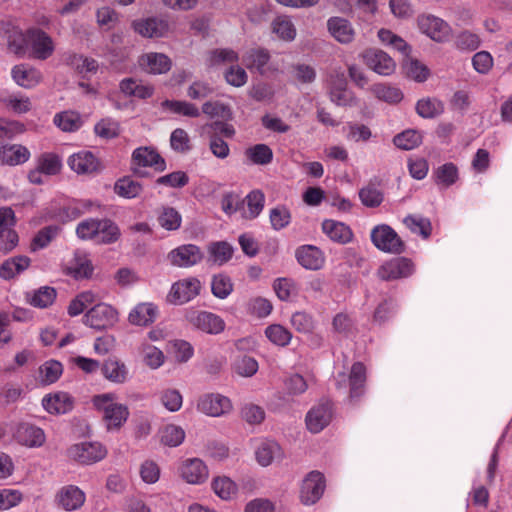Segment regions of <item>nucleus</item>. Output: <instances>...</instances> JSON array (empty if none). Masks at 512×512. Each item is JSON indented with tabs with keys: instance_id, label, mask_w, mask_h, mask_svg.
<instances>
[{
	"instance_id": "8fccbe9b",
	"label": "nucleus",
	"mask_w": 512,
	"mask_h": 512,
	"mask_svg": "<svg viewBox=\"0 0 512 512\" xmlns=\"http://www.w3.org/2000/svg\"><path fill=\"white\" fill-rule=\"evenodd\" d=\"M120 229L116 223L109 219H101L99 232H97V241L102 244H111L120 237Z\"/></svg>"
},
{
	"instance_id": "393cba45",
	"label": "nucleus",
	"mask_w": 512,
	"mask_h": 512,
	"mask_svg": "<svg viewBox=\"0 0 512 512\" xmlns=\"http://www.w3.org/2000/svg\"><path fill=\"white\" fill-rule=\"evenodd\" d=\"M11 76L17 85L26 89L35 87L42 80L41 72L28 64L15 65L11 70Z\"/></svg>"
},
{
	"instance_id": "79ce46f5",
	"label": "nucleus",
	"mask_w": 512,
	"mask_h": 512,
	"mask_svg": "<svg viewBox=\"0 0 512 512\" xmlns=\"http://www.w3.org/2000/svg\"><path fill=\"white\" fill-rule=\"evenodd\" d=\"M53 123L64 132H74L82 126L83 121L79 113L63 111L54 116Z\"/></svg>"
},
{
	"instance_id": "09e8293b",
	"label": "nucleus",
	"mask_w": 512,
	"mask_h": 512,
	"mask_svg": "<svg viewBox=\"0 0 512 512\" xmlns=\"http://www.w3.org/2000/svg\"><path fill=\"white\" fill-rule=\"evenodd\" d=\"M377 36L382 44L401 52L403 55H408L411 50L403 38L389 29L381 28Z\"/></svg>"
},
{
	"instance_id": "4d7b16f0",
	"label": "nucleus",
	"mask_w": 512,
	"mask_h": 512,
	"mask_svg": "<svg viewBox=\"0 0 512 512\" xmlns=\"http://www.w3.org/2000/svg\"><path fill=\"white\" fill-rule=\"evenodd\" d=\"M247 157L257 165H267L273 159V151L266 144H256L246 150Z\"/></svg>"
},
{
	"instance_id": "a18cd8bd",
	"label": "nucleus",
	"mask_w": 512,
	"mask_h": 512,
	"mask_svg": "<svg viewBox=\"0 0 512 512\" xmlns=\"http://www.w3.org/2000/svg\"><path fill=\"white\" fill-rule=\"evenodd\" d=\"M104 377L113 383H124L127 379L128 370L124 363L116 360H108L102 367Z\"/></svg>"
},
{
	"instance_id": "6ab92c4d",
	"label": "nucleus",
	"mask_w": 512,
	"mask_h": 512,
	"mask_svg": "<svg viewBox=\"0 0 512 512\" xmlns=\"http://www.w3.org/2000/svg\"><path fill=\"white\" fill-rule=\"evenodd\" d=\"M411 260L404 257L393 258L380 266L378 276L385 281H392L409 277L414 273Z\"/></svg>"
},
{
	"instance_id": "39448f33",
	"label": "nucleus",
	"mask_w": 512,
	"mask_h": 512,
	"mask_svg": "<svg viewBox=\"0 0 512 512\" xmlns=\"http://www.w3.org/2000/svg\"><path fill=\"white\" fill-rule=\"evenodd\" d=\"M179 477L190 485H202L209 478V469L206 463L197 457L187 458L178 466Z\"/></svg>"
},
{
	"instance_id": "0eeeda50",
	"label": "nucleus",
	"mask_w": 512,
	"mask_h": 512,
	"mask_svg": "<svg viewBox=\"0 0 512 512\" xmlns=\"http://www.w3.org/2000/svg\"><path fill=\"white\" fill-rule=\"evenodd\" d=\"M0 34L5 40L9 52L23 57L27 54L28 29L23 32L18 26L10 22L0 24Z\"/></svg>"
},
{
	"instance_id": "5fc2aeb1",
	"label": "nucleus",
	"mask_w": 512,
	"mask_h": 512,
	"mask_svg": "<svg viewBox=\"0 0 512 512\" xmlns=\"http://www.w3.org/2000/svg\"><path fill=\"white\" fill-rule=\"evenodd\" d=\"M211 291L219 299L227 298L233 291L230 277L222 273L214 275L211 281Z\"/></svg>"
},
{
	"instance_id": "b1692460",
	"label": "nucleus",
	"mask_w": 512,
	"mask_h": 512,
	"mask_svg": "<svg viewBox=\"0 0 512 512\" xmlns=\"http://www.w3.org/2000/svg\"><path fill=\"white\" fill-rule=\"evenodd\" d=\"M332 407L329 403H322L313 407L306 415V425L312 433H319L331 421Z\"/></svg>"
},
{
	"instance_id": "f03ea898",
	"label": "nucleus",
	"mask_w": 512,
	"mask_h": 512,
	"mask_svg": "<svg viewBox=\"0 0 512 512\" xmlns=\"http://www.w3.org/2000/svg\"><path fill=\"white\" fill-rule=\"evenodd\" d=\"M54 51L55 43L48 33L37 27L28 29L27 53L31 58L46 60L53 55Z\"/></svg>"
},
{
	"instance_id": "f3484780",
	"label": "nucleus",
	"mask_w": 512,
	"mask_h": 512,
	"mask_svg": "<svg viewBox=\"0 0 512 512\" xmlns=\"http://www.w3.org/2000/svg\"><path fill=\"white\" fill-rule=\"evenodd\" d=\"M325 489L324 476L317 471L310 472L302 481L300 500L304 505L315 504Z\"/></svg>"
},
{
	"instance_id": "aec40b11",
	"label": "nucleus",
	"mask_w": 512,
	"mask_h": 512,
	"mask_svg": "<svg viewBox=\"0 0 512 512\" xmlns=\"http://www.w3.org/2000/svg\"><path fill=\"white\" fill-rule=\"evenodd\" d=\"M132 27L136 33L145 38H163L168 36L170 31L168 21L157 17L135 20Z\"/></svg>"
},
{
	"instance_id": "a211bd4d",
	"label": "nucleus",
	"mask_w": 512,
	"mask_h": 512,
	"mask_svg": "<svg viewBox=\"0 0 512 512\" xmlns=\"http://www.w3.org/2000/svg\"><path fill=\"white\" fill-rule=\"evenodd\" d=\"M13 438L20 445L29 448L41 447L46 441L44 431L28 422H21L15 426Z\"/></svg>"
},
{
	"instance_id": "6e6552de",
	"label": "nucleus",
	"mask_w": 512,
	"mask_h": 512,
	"mask_svg": "<svg viewBox=\"0 0 512 512\" xmlns=\"http://www.w3.org/2000/svg\"><path fill=\"white\" fill-rule=\"evenodd\" d=\"M16 217L10 207L0 208V251L7 253L18 244V235L14 229Z\"/></svg>"
},
{
	"instance_id": "052dcab7",
	"label": "nucleus",
	"mask_w": 512,
	"mask_h": 512,
	"mask_svg": "<svg viewBox=\"0 0 512 512\" xmlns=\"http://www.w3.org/2000/svg\"><path fill=\"white\" fill-rule=\"evenodd\" d=\"M96 300V295L92 291H84L78 294L68 306V314L72 317L80 315L89 305Z\"/></svg>"
},
{
	"instance_id": "cd10ccee",
	"label": "nucleus",
	"mask_w": 512,
	"mask_h": 512,
	"mask_svg": "<svg viewBox=\"0 0 512 512\" xmlns=\"http://www.w3.org/2000/svg\"><path fill=\"white\" fill-rule=\"evenodd\" d=\"M93 265L88 255L77 251L66 265V273L75 279L89 278L93 273Z\"/></svg>"
},
{
	"instance_id": "f704fd0d",
	"label": "nucleus",
	"mask_w": 512,
	"mask_h": 512,
	"mask_svg": "<svg viewBox=\"0 0 512 512\" xmlns=\"http://www.w3.org/2000/svg\"><path fill=\"white\" fill-rule=\"evenodd\" d=\"M207 252V263L222 266L232 258L233 247L225 241L213 242L208 245Z\"/></svg>"
},
{
	"instance_id": "49530a36",
	"label": "nucleus",
	"mask_w": 512,
	"mask_h": 512,
	"mask_svg": "<svg viewBox=\"0 0 512 512\" xmlns=\"http://www.w3.org/2000/svg\"><path fill=\"white\" fill-rule=\"evenodd\" d=\"M185 431L175 424H167L160 430L161 442L169 447H177L183 443Z\"/></svg>"
},
{
	"instance_id": "3c124183",
	"label": "nucleus",
	"mask_w": 512,
	"mask_h": 512,
	"mask_svg": "<svg viewBox=\"0 0 512 512\" xmlns=\"http://www.w3.org/2000/svg\"><path fill=\"white\" fill-rule=\"evenodd\" d=\"M265 336L276 346L285 347L292 339V333L280 324L269 325L265 329Z\"/></svg>"
},
{
	"instance_id": "72a5a7b5",
	"label": "nucleus",
	"mask_w": 512,
	"mask_h": 512,
	"mask_svg": "<svg viewBox=\"0 0 512 512\" xmlns=\"http://www.w3.org/2000/svg\"><path fill=\"white\" fill-rule=\"evenodd\" d=\"M257 462L267 467L273 463L274 460L282 457V450L278 443L272 440L262 441L255 451Z\"/></svg>"
},
{
	"instance_id": "c756f323",
	"label": "nucleus",
	"mask_w": 512,
	"mask_h": 512,
	"mask_svg": "<svg viewBox=\"0 0 512 512\" xmlns=\"http://www.w3.org/2000/svg\"><path fill=\"white\" fill-rule=\"evenodd\" d=\"M322 231L330 240L340 244L349 243L353 238V233L349 226L331 219L323 221Z\"/></svg>"
},
{
	"instance_id": "ea45409f",
	"label": "nucleus",
	"mask_w": 512,
	"mask_h": 512,
	"mask_svg": "<svg viewBox=\"0 0 512 512\" xmlns=\"http://www.w3.org/2000/svg\"><path fill=\"white\" fill-rule=\"evenodd\" d=\"M370 91L377 99L389 104H397L403 99V93L398 87L386 83L374 84Z\"/></svg>"
},
{
	"instance_id": "0e129e2a",
	"label": "nucleus",
	"mask_w": 512,
	"mask_h": 512,
	"mask_svg": "<svg viewBox=\"0 0 512 512\" xmlns=\"http://www.w3.org/2000/svg\"><path fill=\"white\" fill-rule=\"evenodd\" d=\"M61 159L53 153L42 154L37 163V169L46 175H55L61 169Z\"/></svg>"
},
{
	"instance_id": "9b49d317",
	"label": "nucleus",
	"mask_w": 512,
	"mask_h": 512,
	"mask_svg": "<svg viewBox=\"0 0 512 512\" xmlns=\"http://www.w3.org/2000/svg\"><path fill=\"white\" fill-rule=\"evenodd\" d=\"M200 289L201 283L197 278H185L171 286L167 299L171 304L182 305L193 300L200 293Z\"/></svg>"
},
{
	"instance_id": "69168bd1",
	"label": "nucleus",
	"mask_w": 512,
	"mask_h": 512,
	"mask_svg": "<svg viewBox=\"0 0 512 512\" xmlns=\"http://www.w3.org/2000/svg\"><path fill=\"white\" fill-rule=\"evenodd\" d=\"M144 363L151 369H157L163 365L165 356L163 352L150 344H143L141 348Z\"/></svg>"
},
{
	"instance_id": "680f3d73",
	"label": "nucleus",
	"mask_w": 512,
	"mask_h": 512,
	"mask_svg": "<svg viewBox=\"0 0 512 512\" xmlns=\"http://www.w3.org/2000/svg\"><path fill=\"white\" fill-rule=\"evenodd\" d=\"M404 224L411 232L419 234L423 238H428L431 234L432 227L427 218L409 215L405 217Z\"/></svg>"
},
{
	"instance_id": "2eb2a0df",
	"label": "nucleus",
	"mask_w": 512,
	"mask_h": 512,
	"mask_svg": "<svg viewBox=\"0 0 512 512\" xmlns=\"http://www.w3.org/2000/svg\"><path fill=\"white\" fill-rule=\"evenodd\" d=\"M167 257L171 265L189 268L200 263L204 254L200 247L195 244H183L172 249Z\"/></svg>"
},
{
	"instance_id": "412c9836",
	"label": "nucleus",
	"mask_w": 512,
	"mask_h": 512,
	"mask_svg": "<svg viewBox=\"0 0 512 512\" xmlns=\"http://www.w3.org/2000/svg\"><path fill=\"white\" fill-rule=\"evenodd\" d=\"M138 65L148 74L161 75L170 71L172 61L164 53L148 52L138 58Z\"/></svg>"
},
{
	"instance_id": "f8f14e48",
	"label": "nucleus",
	"mask_w": 512,
	"mask_h": 512,
	"mask_svg": "<svg viewBox=\"0 0 512 512\" xmlns=\"http://www.w3.org/2000/svg\"><path fill=\"white\" fill-rule=\"evenodd\" d=\"M106 454V448L99 442H81L71 446L68 450L69 457L82 464L101 461Z\"/></svg>"
},
{
	"instance_id": "864d4df0",
	"label": "nucleus",
	"mask_w": 512,
	"mask_h": 512,
	"mask_svg": "<svg viewBox=\"0 0 512 512\" xmlns=\"http://www.w3.org/2000/svg\"><path fill=\"white\" fill-rule=\"evenodd\" d=\"M161 106L163 109L169 110L175 114L188 117H198L200 115L199 109L194 104L187 101L165 100L161 103Z\"/></svg>"
},
{
	"instance_id": "9d476101",
	"label": "nucleus",
	"mask_w": 512,
	"mask_h": 512,
	"mask_svg": "<svg viewBox=\"0 0 512 512\" xmlns=\"http://www.w3.org/2000/svg\"><path fill=\"white\" fill-rule=\"evenodd\" d=\"M363 63L375 73L382 76L393 74L396 69V63L386 52L370 48L363 51L360 55Z\"/></svg>"
},
{
	"instance_id": "603ef678",
	"label": "nucleus",
	"mask_w": 512,
	"mask_h": 512,
	"mask_svg": "<svg viewBox=\"0 0 512 512\" xmlns=\"http://www.w3.org/2000/svg\"><path fill=\"white\" fill-rule=\"evenodd\" d=\"M239 56L237 52L229 48L215 49L209 52L206 58V64L209 67H215L221 64H230L237 62Z\"/></svg>"
},
{
	"instance_id": "a878e982",
	"label": "nucleus",
	"mask_w": 512,
	"mask_h": 512,
	"mask_svg": "<svg viewBox=\"0 0 512 512\" xmlns=\"http://www.w3.org/2000/svg\"><path fill=\"white\" fill-rule=\"evenodd\" d=\"M298 263L308 270H319L324 266L325 257L323 252L312 245H304L296 250Z\"/></svg>"
},
{
	"instance_id": "dca6fc26",
	"label": "nucleus",
	"mask_w": 512,
	"mask_h": 512,
	"mask_svg": "<svg viewBox=\"0 0 512 512\" xmlns=\"http://www.w3.org/2000/svg\"><path fill=\"white\" fill-rule=\"evenodd\" d=\"M186 319L193 327L207 334H219L225 329L224 320L212 312L190 311Z\"/></svg>"
},
{
	"instance_id": "bf43d9fd",
	"label": "nucleus",
	"mask_w": 512,
	"mask_h": 512,
	"mask_svg": "<svg viewBox=\"0 0 512 512\" xmlns=\"http://www.w3.org/2000/svg\"><path fill=\"white\" fill-rule=\"evenodd\" d=\"M63 372L62 364L56 360H49L39 368L40 379L44 384L56 382Z\"/></svg>"
},
{
	"instance_id": "58836bf2",
	"label": "nucleus",
	"mask_w": 512,
	"mask_h": 512,
	"mask_svg": "<svg viewBox=\"0 0 512 512\" xmlns=\"http://www.w3.org/2000/svg\"><path fill=\"white\" fill-rule=\"evenodd\" d=\"M243 200L245 201L242 208L243 219H254L263 210L265 197L261 191L253 190Z\"/></svg>"
},
{
	"instance_id": "a19ab883",
	"label": "nucleus",
	"mask_w": 512,
	"mask_h": 512,
	"mask_svg": "<svg viewBox=\"0 0 512 512\" xmlns=\"http://www.w3.org/2000/svg\"><path fill=\"white\" fill-rule=\"evenodd\" d=\"M1 103L16 114H24L31 110L32 103L28 96L21 93H11L0 97Z\"/></svg>"
},
{
	"instance_id": "7ed1b4c3",
	"label": "nucleus",
	"mask_w": 512,
	"mask_h": 512,
	"mask_svg": "<svg viewBox=\"0 0 512 512\" xmlns=\"http://www.w3.org/2000/svg\"><path fill=\"white\" fill-rule=\"evenodd\" d=\"M417 26L421 33L435 42H446L451 35L450 25L443 19L432 14L419 15L417 18Z\"/></svg>"
},
{
	"instance_id": "774afa93",
	"label": "nucleus",
	"mask_w": 512,
	"mask_h": 512,
	"mask_svg": "<svg viewBox=\"0 0 512 512\" xmlns=\"http://www.w3.org/2000/svg\"><path fill=\"white\" fill-rule=\"evenodd\" d=\"M115 191L119 196L125 198H134L141 193L142 186L139 182L126 177L116 182Z\"/></svg>"
},
{
	"instance_id": "4468645a",
	"label": "nucleus",
	"mask_w": 512,
	"mask_h": 512,
	"mask_svg": "<svg viewBox=\"0 0 512 512\" xmlns=\"http://www.w3.org/2000/svg\"><path fill=\"white\" fill-rule=\"evenodd\" d=\"M132 165L136 174L143 176L142 168L152 167L155 171L162 172L166 169L165 160L151 147H139L132 153Z\"/></svg>"
},
{
	"instance_id": "5701e85b",
	"label": "nucleus",
	"mask_w": 512,
	"mask_h": 512,
	"mask_svg": "<svg viewBox=\"0 0 512 512\" xmlns=\"http://www.w3.org/2000/svg\"><path fill=\"white\" fill-rule=\"evenodd\" d=\"M68 165L77 174H92L101 169L99 160L92 152L86 150L71 155Z\"/></svg>"
},
{
	"instance_id": "423d86ee",
	"label": "nucleus",
	"mask_w": 512,
	"mask_h": 512,
	"mask_svg": "<svg viewBox=\"0 0 512 512\" xmlns=\"http://www.w3.org/2000/svg\"><path fill=\"white\" fill-rule=\"evenodd\" d=\"M118 321V312L111 305L99 303L92 307L84 316L87 326L102 330L114 326Z\"/></svg>"
},
{
	"instance_id": "338daca9",
	"label": "nucleus",
	"mask_w": 512,
	"mask_h": 512,
	"mask_svg": "<svg viewBox=\"0 0 512 512\" xmlns=\"http://www.w3.org/2000/svg\"><path fill=\"white\" fill-rule=\"evenodd\" d=\"M158 222L162 228L173 231L180 228L182 217L174 208L164 207L158 217Z\"/></svg>"
},
{
	"instance_id": "13d9d810",
	"label": "nucleus",
	"mask_w": 512,
	"mask_h": 512,
	"mask_svg": "<svg viewBox=\"0 0 512 512\" xmlns=\"http://www.w3.org/2000/svg\"><path fill=\"white\" fill-rule=\"evenodd\" d=\"M273 289L281 301H288L297 295L298 289L291 278H277L273 283Z\"/></svg>"
},
{
	"instance_id": "4c0bfd02",
	"label": "nucleus",
	"mask_w": 512,
	"mask_h": 512,
	"mask_svg": "<svg viewBox=\"0 0 512 512\" xmlns=\"http://www.w3.org/2000/svg\"><path fill=\"white\" fill-rule=\"evenodd\" d=\"M211 489L222 500L233 499L238 491L236 483L227 476H216L211 481Z\"/></svg>"
},
{
	"instance_id": "6e6d98bb",
	"label": "nucleus",
	"mask_w": 512,
	"mask_h": 512,
	"mask_svg": "<svg viewBox=\"0 0 512 512\" xmlns=\"http://www.w3.org/2000/svg\"><path fill=\"white\" fill-rule=\"evenodd\" d=\"M443 104L435 98H424L417 102L416 111L423 118H433L443 112Z\"/></svg>"
},
{
	"instance_id": "f257e3e1",
	"label": "nucleus",
	"mask_w": 512,
	"mask_h": 512,
	"mask_svg": "<svg viewBox=\"0 0 512 512\" xmlns=\"http://www.w3.org/2000/svg\"><path fill=\"white\" fill-rule=\"evenodd\" d=\"M92 403L102 413L108 430L119 429L128 419V407L118 403L114 393L95 395L92 398Z\"/></svg>"
},
{
	"instance_id": "e2e57ef3",
	"label": "nucleus",
	"mask_w": 512,
	"mask_h": 512,
	"mask_svg": "<svg viewBox=\"0 0 512 512\" xmlns=\"http://www.w3.org/2000/svg\"><path fill=\"white\" fill-rule=\"evenodd\" d=\"M422 142L421 134L416 130H406L397 134L393 143L400 149L411 150L417 147Z\"/></svg>"
},
{
	"instance_id": "1a4fd4ad",
	"label": "nucleus",
	"mask_w": 512,
	"mask_h": 512,
	"mask_svg": "<svg viewBox=\"0 0 512 512\" xmlns=\"http://www.w3.org/2000/svg\"><path fill=\"white\" fill-rule=\"evenodd\" d=\"M373 244L384 252L401 253L403 242L398 234L388 225L382 224L374 227L371 231Z\"/></svg>"
},
{
	"instance_id": "c9c22d12",
	"label": "nucleus",
	"mask_w": 512,
	"mask_h": 512,
	"mask_svg": "<svg viewBox=\"0 0 512 512\" xmlns=\"http://www.w3.org/2000/svg\"><path fill=\"white\" fill-rule=\"evenodd\" d=\"M56 290L53 287L43 286L26 293L27 302L37 308H46L56 299Z\"/></svg>"
},
{
	"instance_id": "bb28decb",
	"label": "nucleus",
	"mask_w": 512,
	"mask_h": 512,
	"mask_svg": "<svg viewBox=\"0 0 512 512\" xmlns=\"http://www.w3.org/2000/svg\"><path fill=\"white\" fill-rule=\"evenodd\" d=\"M329 95L330 100L338 106H353L356 104V98L353 92L347 88L343 75L332 80Z\"/></svg>"
},
{
	"instance_id": "ddd939ff",
	"label": "nucleus",
	"mask_w": 512,
	"mask_h": 512,
	"mask_svg": "<svg viewBox=\"0 0 512 512\" xmlns=\"http://www.w3.org/2000/svg\"><path fill=\"white\" fill-rule=\"evenodd\" d=\"M86 502V493L78 486H62L55 494L56 505L67 512L80 510Z\"/></svg>"
},
{
	"instance_id": "4be33fe9",
	"label": "nucleus",
	"mask_w": 512,
	"mask_h": 512,
	"mask_svg": "<svg viewBox=\"0 0 512 512\" xmlns=\"http://www.w3.org/2000/svg\"><path fill=\"white\" fill-rule=\"evenodd\" d=\"M327 29L329 34L341 44H350L356 35L352 23L339 16H333L327 20Z\"/></svg>"
},
{
	"instance_id": "de8ad7c7",
	"label": "nucleus",
	"mask_w": 512,
	"mask_h": 512,
	"mask_svg": "<svg viewBox=\"0 0 512 512\" xmlns=\"http://www.w3.org/2000/svg\"><path fill=\"white\" fill-rule=\"evenodd\" d=\"M290 324L297 332L302 334H312L316 327L314 317L305 311L294 312L291 315Z\"/></svg>"
},
{
	"instance_id": "473e14b6",
	"label": "nucleus",
	"mask_w": 512,
	"mask_h": 512,
	"mask_svg": "<svg viewBox=\"0 0 512 512\" xmlns=\"http://www.w3.org/2000/svg\"><path fill=\"white\" fill-rule=\"evenodd\" d=\"M120 91L128 97L138 99L150 98L154 93V87L133 78H125L119 84Z\"/></svg>"
},
{
	"instance_id": "20e7f679",
	"label": "nucleus",
	"mask_w": 512,
	"mask_h": 512,
	"mask_svg": "<svg viewBox=\"0 0 512 512\" xmlns=\"http://www.w3.org/2000/svg\"><path fill=\"white\" fill-rule=\"evenodd\" d=\"M233 409L231 400L220 393H206L199 397L197 410L210 417H222Z\"/></svg>"
},
{
	"instance_id": "c03bdc74",
	"label": "nucleus",
	"mask_w": 512,
	"mask_h": 512,
	"mask_svg": "<svg viewBox=\"0 0 512 512\" xmlns=\"http://www.w3.org/2000/svg\"><path fill=\"white\" fill-rule=\"evenodd\" d=\"M270 60V55L265 49H251L243 56V62L249 69H256L261 74Z\"/></svg>"
},
{
	"instance_id": "c85d7f7f",
	"label": "nucleus",
	"mask_w": 512,
	"mask_h": 512,
	"mask_svg": "<svg viewBox=\"0 0 512 512\" xmlns=\"http://www.w3.org/2000/svg\"><path fill=\"white\" fill-rule=\"evenodd\" d=\"M30 158L29 150L20 144H8L0 147V163L16 166L25 163Z\"/></svg>"
},
{
	"instance_id": "e433bc0d",
	"label": "nucleus",
	"mask_w": 512,
	"mask_h": 512,
	"mask_svg": "<svg viewBox=\"0 0 512 512\" xmlns=\"http://www.w3.org/2000/svg\"><path fill=\"white\" fill-rule=\"evenodd\" d=\"M30 265V259L26 256L10 258L0 266V278L10 280L22 273Z\"/></svg>"
},
{
	"instance_id": "7c9ffc66",
	"label": "nucleus",
	"mask_w": 512,
	"mask_h": 512,
	"mask_svg": "<svg viewBox=\"0 0 512 512\" xmlns=\"http://www.w3.org/2000/svg\"><path fill=\"white\" fill-rule=\"evenodd\" d=\"M157 312L153 303H139L130 311L128 320L132 325L147 326L155 321Z\"/></svg>"
},
{
	"instance_id": "37998d69",
	"label": "nucleus",
	"mask_w": 512,
	"mask_h": 512,
	"mask_svg": "<svg viewBox=\"0 0 512 512\" xmlns=\"http://www.w3.org/2000/svg\"><path fill=\"white\" fill-rule=\"evenodd\" d=\"M366 381V369L361 362H356L351 368L349 376L350 397L356 398L363 394L364 383Z\"/></svg>"
},
{
	"instance_id": "2f4dec72",
	"label": "nucleus",
	"mask_w": 512,
	"mask_h": 512,
	"mask_svg": "<svg viewBox=\"0 0 512 512\" xmlns=\"http://www.w3.org/2000/svg\"><path fill=\"white\" fill-rule=\"evenodd\" d=\"M43 408L51 414H65L72 409L70 396L65 392L46 395L42 399Z\"/></svg>"
}]
</instances>
